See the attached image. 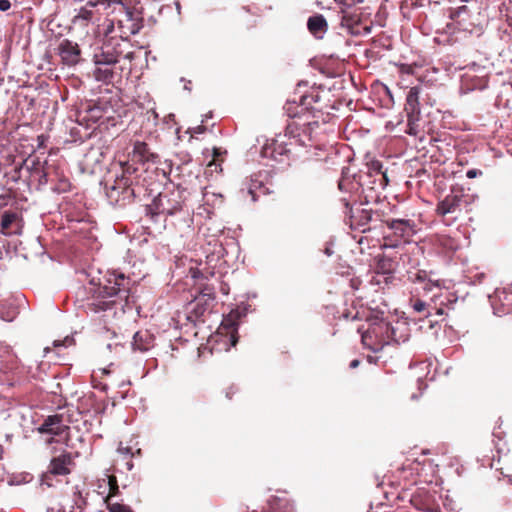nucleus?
Listing matches in <instances>:
<instances>
[{
  "instance_id": "f257e3e1",
  "label": "nucleus",
  "mask_w": 512,
  "mask_h": 512,
  "mask_svg": "<svg viewBox=\"0 0 512 512\" xmlns=\"http://www.w3.org/2000/svg\"><path fill=\"white\" fill-rule=\"evenodd\" d=\"M113 4V8L106 13L105 36L109 38L106 41L109 43H113L117 39L128 40L142 27V18L137 11L129 8L122 0L113 2Z\"/></svg>"
},
{
  "instance_id": "f03ea898",
  "label": "nucleus",
  "mask_w": 512,
  "mask_h": 512,
  "mask_svg": "<svg viewBox=\"0 0 512 512\" xmlns=\"http://www.w3.org/2000/svg\"><path fill=\"white\" fill-rule=\"evenodd\" d=\"M129 289L130 279L123 273L107 272L105 283L94 288L88 308L95 313L112 309L116 303L115 298H127Z\"/></svg>"
},
{
  "instance_id": "7ed1b4c3",
  "label": "nucleus",
  "mask_w": 512,
  "mask_h": 512,
  "mask_svg": "<svg viewBox=\"0 0 512 512\" xmlns=\"http://www.w3.org/2000/svg\"><path fill=\"white\" fill-rule=\"evenodd\" d=\"M118 46V43L105 42L101 54L94 56L96 64L94 76L96 80L105 83H114L121 79V68L117 66V64L122 50H119Z\"/></svg>"
},
{
  "instance_id": "20e7f679",
  "label": "nucleus",
  "mask_w": 512,
  "mask_h": 512,
  "mask_svg": "<svg viewBox=\"0 0 512 512\" xmlns=\"http://www.w3.org/2000/svg\"><path fill=\"white\" fill-rule=\"evenodd\" d=\"M186 201L185 190L180 187L164 190L146 208L147 216L153 220L159 215L172 216L182 211Z\"/></svg>"
},
{
  "instance_id": "39448f33",
  "label": "nucleus",
  "mask_w": 512,
  "mask_h": 512,
  "mask_svg": "<svg viewBox=\"0 0 512 512\" xmlns=\"http://www.w3.org/2000/svg\"><path fill=\"white\" fill-rule=\"evenodd\" d=\"M382 168L383 166L380 161H371L368 164V172L365 175L366 179H362L363 176H360V181L356 182L350 178L343 177L338 182V188L341 191L351 192L358 190L360 186L363 187L366 184H373L381 189H384L388 183V177Z\"/></svg>"
},
{
  "instance_id": "423d86ee",
  "label": "nucleus",
  "mask_w": 512,
  "mask_h": 512,
  "mask_svg": "<svg viewBox=\"0 0 512 512\" xmlns=\"http://www.w3.org/2000/svg\"><path fill=\"white\" fill-rule=\"evenodd\" d=\"M370 320L372 323L362 334L361 340L364 346L373 352H378L382 350L385 345L390 344L389 333L393 334L395 331L392 329L389 322L379 319L378 316Z\"/></svg>"
},
{
  "instance_id": "0eeeda50",
  "label": "nucleus",
  "mask_w": 512,
  "mask_h": 512,
  "mask_svg": "<svg viewBox=\"0 0 512 512\" xmlns=\"http://www.w3.org/2000/svg\"><path fill=\"white\" fill-rule=\"evenodd\" d=\"M319 127L318 121L301 123L297 120H293L287 125L286 132L289 136V140L294 143V146L312 147L316 140L315 130Z\"/></svg>"
},
{
  "instance_id": "6e6552de",
  "label": "nucleus",
  "mask_w": 512,
  "mask_h": 512,
  "mask_svg": "<svg viewBox=\"0 0 512 512\" xmlns=\"http://www.w3.org/2000/svg\"><path fill=\"white\" fill-rule=\"evenodd\" d=\"M348 193V197H342L340 199L341 204L345 208V217L348 219V223L352 229H359L365 232L368 229V224L372 220V211L361 209L358 211L357 215H354L352 205L357 202V195L354 191Z\"/></svg>"
},
{
  "instance_id": "1a4fd4ad",
  "label": "nucleus",
  "mask_w": 512,
  "mask_h": 512,
  "mask_svg": "<svg viewBox=\"0 0 512 512\" xmlns=\"http://www.w3.org/2000/svg\"><path fill=\"white\" fill-rule=\"evenodd\" d=\"M106 195L111 204L124 207L134 201L136 187L124 182L123 179L115 178L113 184L106 187Z\"/></svg>"
},
{
  "instance_id": "9d476101",
  "label": "nucleus",
  "mask_w": 512,
  "mask_h": 512,
  "mask_svg": "<svg viewBox=\"0 0 512 512\" xmlns=\"http://www.w3.org/2000/svg\"><path fill=\"white\" fill-rule=\"evenodd\" d=\"M294 143L289 140V136L285 131L283 135H277L270 143H267L262 148V155L266 158H271L276 161H282L283 156H289L292 152Z\"/></svg>"
},
{
  "instance_id": "9b49d317",
  "label": "nucleus",
  "mask_w": 512,
  "mask_h": 512,
  "mask_svg": "<svg viewBox=\"0 0 512 512\" xmlns=\"http://www.w3.org/2000/svg\"><path fill=\"white\" fill-rule=\"evenodd\" d=\"M397 257L388 256L385 254L379 255L376 261V273L382 275H375L371 279V283L380 285L382 280L380 276H383V282L386 285L392 284L395 280L394 273L398 268Z\"/></svg>"
},
{
  "instance_id": "f8f14e48",
  "label": "nucleus",
  "mask_w": 512,
  "mask_h": 512,
  "mask_svg": "<svg viewBox=\"0 0 512 512\" xmlns=\"http://www.w3.org/2000/svg\"><path fill=\"white\" fill-rule=\"evenodd\" d=\"M75 465L72 454L63 451L60 455L53 457L49 463L44 479L47 482L51 476H67L71 473L72 467Z\"/></svg>"
},
{
  "instance_id": "ddd939ff",
  "label": "nucleus",
  "mask_w": 512,
  "mask_h": 512,
  "mask_svg": "<svg viewBox=\"0 0 512 512\" xmlns=\"http://www.w3.org/2000/svg\"><path fill=\"white\" fill-rule=\"evenodd\" d=\"M466 195L461 191L460 193L451 192L441 200L436 207V213L438 216L444 217L448 214H455L457 219L461 212L463 203H466Z\"/></svg>"
},
{
  "instance_id": "4468645a",
  "label": "nucleus",
  "mask_w": 512,
  "mask_h": 512,
  "mask_svg": "<svg viewBox=\"0 0 512 512\" xmlns=\"http://www.w3.org/2000/svg\"><path fill=\"white\" fill-rule=\"evenodd\" d=\"M58 55L63 64L74 66L81 60V50L76 42L69 39H63L58 45Z\"/></svg>"
},
{
  "instance_id": "2eb2a0df",
  "label": "nucleus",
  "mask_w": 512,
  "mask_h": 512,
  "mask_svg": "<svg viewBox=\"0 0 512 512\" xmlns=\"http://www.w3.org/2000/svg\"><path fill=\"white\" fill-rule=\"evenodd\" d=\"M69 426L63 421V416L60 414L48 416L44 422L38 427V432L41 434H50L54 436H61L66 434L68 436Z\"/></svg>"
},
{
  "instance_id": "dca6fc26",
  "label": "nucleus",
  "mask_w": 512,
  "mask_h": 512,
  "mask_svg": "<svg viewBox=\"0 0 512 512\" xmlns=\"http://www.w3.org/2000/svg\"><path fill=\"white\" fill-rule=\"evenodd\" d=\"M23 228V219L18 212L5 211L1 219V233L5 236L20 235Z\"/></svg>"
},
{
  "instance_id": "f3484780",
  "label": "nucleus",
  "mask_w": 512,
  "mask_h": 512,
  "mask_svg": "<svg viewBox=\"0 0 512 512\" xmlns=\"http://www.w3.org/2000/svg\"><path fill=\"white\" fill-rule=\"evenodd\" d=\"M240 313L238 311H231L227 317H225L219 327V331L222 334H226L230 338V343L235 346L238 342L237 330H238V319Z\"/></svg>"
},
{
  "instance_id": "a211bd4d",
  "label": "nucleus",
  "mask_w": 512,
  "mask_h": 512,
  "mask_svg": "<svg viewBox=\"0 0 512 512\" xmlns=\"http://www.w3.org/2000/svg\"><path fill=\"white\" fill-rule=\"evenodd\" d=\"M300 106L302 110L322 111L326 106L321 104V92L317 88L311 90L300 96Z\"/></svg>"
},
{
  "instance_id": "6ab92c4d",
  "label": "nucleus",
  "mask_w": 512,
  "mask_h": 512,
  "mask_svg": "<svg viewBox=\"0 0 512 512\" xmlns=\"http://www.w3.org/2000/svg\"><path fill=\"white\" fill-rule=\"evenodd\" d=\"M132 160H136L142 163H156L159 160V156L151 151L147 143L136 141L132 150Z\"/></svg>"
},
{
  "instance_id": "aec40b11",
  "label": "nucleus",
  "mask_w": 512,
  "mask_h": 512,
  "mask_svg": "<svg viewBox=\"0 0 512 512\" xmlns=\"http://www.w3.org/2000/svg\"><path fill=\"white\" fill-rule=\"evenodd\" d=\"M154 345V336L148 330L137 331L133 336L132 349L145 352Z\"/></svg>"
},
{
  "instance_id": "412c9836",
  "label": "nucleus",
  "mask_w": 512,
  "mask_h": 512,
  "mask_svg": "<svg viewBox=\"0 0 512 512\" xmlns=\"http://www.w3.org/2000/svg\"><path fill=\"white\" fill-rule=\"evenodd\" d=\"M421 92V88L418 86L412 87L406 96L405 103V112L407 115H412L413 117H420V103H419V95Z\"/></svg>"
},
{
  "instance_id": "4be33fe9",
  "label": "nucleus",
  "mask_w": 512,
  "mask_h": 512,
  "mask_svg": "<svg viewBox=\"0 0 512 512\" xmlns=\"http://www.w3.org/2000/svg\"><path fill=\"white\" fill-rule=\"evenodd\" d=\"M307 27L311 34L321 39L328 29V23L322 14L309 17Z\"/></svg>"
},
{
  "instance_id": "5701e85b",
  "label": "nucleus",
  "mask_w": 512,
  "mask_h": 512,
  "mask_svg": "<svg viewBox=\"0 0 512 512\" xmlns=\"http://www.w3.org/2000/svg\"><path fill=\"white\" fill-rule=\"evenodd\" d=\"M122 172L116 179H123L133 186H137L139 182L138 168L128 162L121 164Z\"/></svg>"
},
{
  "instance_id": "b1692460",
  "label": "nucleus",
  "mask_w": 512,
  "mask_h": 512,
  "mask_svg": "<svg viewBox=\"0 0 512 512\" xmlns=\"http://www.w3.org/2000/svg\"><path fill=\"white\" fill-rule=\"evenodd\" d=\"M53 164H48V162H44L43 165L38 169L35 173L31 174V177L38 181L40 186L46 185L49 181H52V175L54 172Z\"/></svg>"
},
{
  "instance_id": "393cba45",
  "label": "nucleus",
  "mask_w": 512,
  "mask_h": 512,
  "mask_svg": "<svg viewBox=\"0 0 512 512\" xmlns=\"http://www.w3.org/2000/svg\"><path fill=\"white\" fill-rule=\"evenodd\" d=\"M392 329L395 331L393 334L389 333V342L400 344L408 340V327L405 323L397 321L395 325L391 324Z\"/></svg>"
},
{
  "instance_id": "a878e982",
  "label": "nucleus",
  "mask_w": 512,
  "mask_h": 512,
  "mask_svg": "<svg viewBox=\"0 0 512 512\" xmlns=\"http://www.w3.org/2000/svg\"><path fill=\"white\" fill-rule=\"evenodd\" d=\"M385 224L402 237L408 233V230L412 229L411 221L406 219L385 220Z\"/></svg>"
},
{
  "instance_id": "bb28decb",
  "label": "nucleus",
  "mask_w": 512,
  "mask_h": 512,
  "mask_svg": "<svg viewBox=\"0 0 512 512\" xmlns=\"http://www.w3.org/2000/svg\"><path fill=\"white\" fill-rule=\"evenodd\" d=\"M409 280L413 283H424L423 289L426 291H431L433 286H439L438 282H432L428 279V273L425 270L409 273Z\"/></svg>"
},
{
  "instance_id": "cd10ccee",
  "label": "nucleus",
  "mask_w": 512,
  "mask_h": 512,
  "mask_svg": "<svg viewBox=\"0 0 512 512\" xmlns=\"http://www.w3.org/2000/svg\"><path fill=\"white\" fill-rule=\"evenodd\" d=\"M19 367L18 357L12 351H6L0 356V369L14 371Z\"/></svg>"
},
{
  "instance_id": "c85d7f7f",
  "label": "nucleus",
  "mask_w": 512,
  "mask_h": 512,
  "mask_svg": "<svg viewBox=\"0 0 512 512\" xmlns=\"http://www.w3.org/2000/svg\"><path fill=\"white\" fill-rule=\"evenodd\" d=\"M94 17V10L86 7L85 5L80 8L78 13L73 17L72 22L75 25L87 26Z\"/></svg>"
},
{
  "instance_id": "c756f323",
  "label": "nucleus",
  "mask_w": 512,
  "mask_h": 512,
  "mask_svg": "<svg viewBox=\"0 0 512 512\" xmlns=\"http://www.w3.org/2000/svg\"><path fill=\"white\" fill-rule=\"evenodd\" d=\"M57 179V184L53 188V190L57 193H65L70 191L71 183L69 180L63 175V173L59 170L58 167H54L53 175Z\"/></svg>"
},
{
  "instance_id": "7c9ffc66",
  "label": "nucleus",
  "mask_w": 512,
  "mask_h": 512,
  "mask_svg": "<svg viewBox=\"0 0 512 512\" xmlns=\"http://www.w3.org/2000/svg\"><path fill=\"white\" fill-rule=\"evenodd\" d=\"M107 478L108 493L104 497V502L108 506V502H111V498L118 496L120 493L118 481L115 475H105Z\"/></svg>"
},
{
  "instance_id": "2f4dec72",
  "label": "nucleus",
  "mask_w": 512,
  "mask_h": 512,
  "mask_svg": "<svg viewBox=\"0 0 512 512\" xmlns=\"http://www.w3.org/2000/svg\"><path fill=\"white\" fill-rule=\"evenodd\" d=\"M195 298H197V303H200L201 301H206L211 303L214 301L215 299V292H214V289L210 286H204L199 294L197 296H195Z\"/></svg>"
},
{
  "instance_id": "473e14b6",
  "label": "nucleus",
  "mask_w": 512,
  "mask_h": 512,
  "mask_svg": "<svg viewBox=\"0 0 512 512\" xmlns=\"http://www.w3.org/2000/svg\"><path fill=\"white\" fill-rule=\"evenodd\" d=\"M226 154V151H222L221 148H213V158L208 163V167H214V171H222L221 165L217 163L218 161H223L222 156Z\"/></svg>"
},
{
  "instance_id": "72a5a7b5",
  "label": "nucleus",
  "mask_w": 512,
  "mask_h": 512,
  "mask_svg": "<svg viewBox=\"0 0 512 512\" xmlns=\"http://www.w3.org/2000/svg\"><path fill=\"white\" fill-rule=\"evenodd\" d=\"M211 307V303L206 301H201L197 303V298H194V305L191 312L194 314L195 318H199L204 315V313Z\"/></svg>"
},
{
  "instance_id": "f704fd0d",
  "label": "nucleus",
  "mask_w": 512,
  "mask_h": 512,
  "mask_svg": "<svg viewBox=\"0 0 512 512\" xmlns=\"http://www.w3.org/2000/svg\"><path fill=\"white\" fill-rule=\"evenodd\" d=\"M410 305L413 308V310L417 313H425L427 312L426 316L429 315V312L427 311V303L422 301L419 298H411L410 299Z\"/></svg>"
},
{
  "instance_id": "c9c22d12",
  "label": "nucleus",
  "mask_w": 512,
  "mask_h": 512,
  "mask_svg": "<svg viewBox=\"0 0 512 512\" xmlns=\"http://www.w3.org/2000/svg\"><path fill=\"white\" fill-rule=\"evenodd\" d=\"M420 117H413L412 115H407V130L406 132L410 135H417L418 134V121Z\"/></svg>"
},
{
  "instance_id": "e433bc0d",
  "label": "nucleus",
  "mask_w": 512,
  "mask_h": 512,
  "mask_svg": "<svg viewBox=\"0 0 512 512\" xmlns=\"http://www.w3.org/2000/svg\"><path fill=\"white\" fill-rule=\"evenodd\" d=\"M24 164L30 172V175L35 173L43 165L38 158H28L25 160Z\"/></svg>"
},
{
  "instance_id": "4c0bfd02",
  "label": "nucleus",
  "mask_w": 512,
  "mask_h": 512,
  "mask_svg": "<svg viewBox=\"0 0 512 512\" xmlns=\"http://www.w3.org/2000/svg\"><path fill=\"white\" fill-rule=\"evenodd\" d=\"M107 509L109 512H133L130 506L121 503L108 502Z\"/></svg>"
},
{
  "instance_id": "58836bf2",
  "label": "nucleus",
  "mask_w": 512,
  "mask_h": 512,
  "mask_svg": "<svg viewBox=\"0 0 512 512\" xmlns=\"http://www.w3.org/2000/svg\"><path fill=\"white\" fill-rule=\"evenodd\" d=\"M206 130H207V127L201 124V125H197L195 127L188 128L187 133H190L191 136L193 137L195 134H202V133L206 132Z\"/></svg>"
},
{
  "instance_id": "ea45409f",
  "label": "nucleus",
  "mask_w": 512,
  "mask_h": 512,
  "mask_svg": "<svg viewBox=\"0 0 512 512\" xmlns=\"http://www.w3.org/2000/svg\"><path fill=\"white\" fill-rule=\"evenodd\" d=\"M343 21L348 25V26H352V25H356L358 24L359 22V18L356 17V16H353V15H344L343 16Z\"/></svg>"
},
{
  "instance_id": "a19ab883",
  "label": "nucleus",
  "mask_w": 512,
  "mask_h": 512,
  "mask_svg": "<svg viewBox=\"0 0 512 512\" xmlns=\"http://www.w3.org/2000/svg\"><path fill=\"white\" fill-rule=\"evenodd\" d=\"M482 172L477 169H470L467 171L466 176L470 179L477 177L478 175H481Z\"/></svg>"
},
{
  "instance_id": "79ce46f5",
  "label": "nucleus",
  "mask_w": 512,
  "mask_h": 512,
  "mask_svg": "<svg viewBox=\"0 0 512 512\" xmlns=\"http://www.w3.org/2000/svg\"><path fill=\"white\" fill-rule=\"evenodd\" d=\"M11 7L9 0H0V11H7Z\"/></svg>"
},
{
  "instance_id": "37998d69",
  "label": "nucleus",
  "mask_w": 512,
  "mask_h": 512,
  "mask_svg": "<svg viewBox=\"0 0 512 512\" xmlns=\"http://www.w3.org/2000/svg\"><path fill=\"white\" fill-rule=\"evenodd\" d=\"M106 479L103 478L102 480H99L98 484V493L103 495L105 493L106 485H105Z\"/></svg>"
},
{
  "instance_id": "c03bdc74",
  "label": "nucleus",
  "mask_w": 512,
  "mask_h": 512,
  "mask_svg": "<svg viewBox=\"0 0 512 512\" xmlns=\"http://www.w3.org/2000/svg\"><path fill=\"white\" fill-rule=\"evenodd\" d=\"M361 284V281L359 278H352L350 280V285L353 289H358Z\"/></svg>"
},
{
  "instance_id": "a18cd8bd",
  "label": "nucleus",
  "mask_w": 512,
  "mask_h": 512,
  "mask_svg": "<svg viewBox=\"0 0 512 512\" xmlns=\"http://www.w3.org/2000/svg\"><path fill=\"white\" fill-rule=\"evenodd\" d=\"M466 9H467V7H466V6H461V7H459V8H458V10H457L454 14H452V15H451V18H452V19H454V18H455V16H456V15H458V14L460 13V11H462V10H466Z\"/></svg>"
},
{
  "instance_id": "49530a36",
  "label": "nucleus",
  "mask_w": 512,
  "mask_h": 512,
  "mask_svg": "<svg viewBox=\"0 0 512 512\" xmlns=\"http://www.w3.org/2000/svg\"><path fill=\"white\" fill-rule=\"evenodd\" d=\"M359 363H360V361H359V360L354 359V360H352V361H351V363H350V367H351V368H356V367L359 365Z\"/></svg>"
},
{
  "instance_id": "de8ad7c7",
  "label": "nucleus",
  "mask_w": 512,
  "mask_h": 512,
  "mask_svg": "<svg viewBox=\"0 0 512 512\" xmlns=\"http://www.w3.org/2000/svg\"><path fill=\"white\" fill-rule=\"evenodd\" d=\"M448 242H449V248H453V245H452V241H451V239H449V238H445V239L443 240V244H444V245H448V244H447Z\"/></svg>"
},
{
  "instance_id": "09e8293b",
  "label": "nucleus",
  "mask_w": 512,
  "mask_h": 512,
  "mask_svg": "<svg viewBox=\"0 0 512 512\" xmlns=\"http://www.w3.org/2000/svg\"><path fill=\"white\" fill-rule=\"evenodd\" d=\"M233 394H234V391L232 388H230L229 391L226 392V397L228 399H231Z\"/></svg>"
},
{
  "instance_id": "8fccbe9b",
  "label": "nucleus",
  "mask_w": 512,
  "mask_h": 512,
  "mask_svg": "<svg viewBox=\"0 0 512 512\" xmlns=\"http://www.w3.org/2000/svg\"><path fill=\"white\" fill-rule=\"evenodd\" d=\"M362 2H363V0H350V4H352V5L362 3Z\"/></svg>"
},
{
  "instance_id": "3c124183",
  "label": "nucleus",
  "mask_w": 512,
  "mask_h": 512,
  "mask_svg": "<svg viewBox=\"0 0 512 512\" xmlns=\"http://www.w3.org/2000/svg\"><path fill=\"white\" fill-rule=\"evenodd\" d=\"M325 253H326L328 256H330V255H332V254H333V251H332L330 248H326V249H325Z\"/></svg>"
},
{
  "instance_id": "603ef678",
  "label": "nucleus",
  "mask_w": 512,
  "mask_h": 512,
  "mask_svg": "<svg viewBox=\"0 0 512 512\" xmlns=\"http://www.w3.org/2000/svg\"><path fill=\"white\" fill-rule=\"evenodd\" d=\"M436 313H437L438 315H442V314H444V310H443V308H438V309H437V311H436Z\"/></svg>"
},
{
  "instance_id": "864d4df0",
  "label": "nucleus",
  "mask_w": 512,
  "mask_h": 512,
  "mask_svg": "<svg viewBox=\"0 0 512 512\" xmlns=\"http://www.w3.org/2000/svg\"><path fill=\"white\" fill-rule=\"evenodd\" d=\"M364 31H365L366 33H370V32H371V27L366 26V27L364 28Z\"/></svg>"
},
{
  "instance_id": "5fc2aeb1",
  "label": "nucleus",
  "mask_w": 512,
  "mask_h": 512,
  "mask_svg": "<svg viewBox=\"0 0 512 512\" xmlns=\"http://www.w3.org/2000/svg\"><path fill=\"white\" fill-rule=\"evenodd\" d=\"M54 442V438H50L47 440V444H52Z\"/></svg>"
},
{
  "instance_id": "6e6d98bb",
  "label": "nucleus",
  "mask_w": 512,
  "mask_h": 512,
  "mask_svg": "<svg viewBox=\"0 0 512 512\" xmlns=\"http://www.w3.org/2000/svg\"><path fill=\"white\" fill-rule=\"evenodd\" d=\"M358 312L355 313V315L352 316V319H358Z\"/></svg>"
},
{
  "instance_id": "4d7b16f0",
  "label": "nucleus",
  "mask_w": 512,
  "mask_h": 512,
  "mask_svg": "<svg viewBox=\"0 0 512 512\" xmlns=\"http://www.w3.org/2000/svg\"><path fill=\"white\" fill-rule=\"evenodd\" d=\"M249 193L252 195L253 200H255V196L252 190H249Z\"/></svg>"
},
{
  "instance_id": "13d9d810",
  "label": "nucleus",
  "mask_w": 512,
  "mask_h": 512,
  "mask_svg": "<svg viewBox=\"0 0 512 512\" xmlns=\"http://www.w3.org/2000/svg\"><path fill=\"white\" fill-rule=\"evenodd\" d=\"M508 481L510 484H512V476H508Z\"/></svg>"
}]
</instances>
